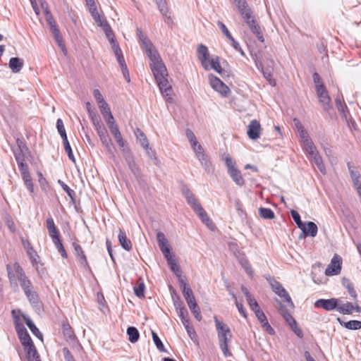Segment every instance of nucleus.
Here are the masks:
<instances>
[{"mask_svg": "<svg viewBox=\"0 0 361 361\" xmlns=\"http://www.w3.org/2000/svg\"><path fill=\"white\" fill-rule=\"evenodd\" d=\"M145 286L143 282H140L137 284V286L134 287V293L135 295L140 298H144L145 297Z\"/></svg>", "mask_w": 361, "mask_h": 361, "instance_id": "52", "label": "nucleus"}, {"mask_svg": "<svg viewBox=\"0 0 361 361\" xmlns=\"http://www.w3.org/2000/svg\"><path fill=\"white\" fill-rule=\"evenodd\" d=\"M11 313L15 320V327L18 338L20 341V343L23 346L24 350H25L28 348L29 346L31 347V345H34V343L32 341L24 324L20 322V318L18 315H16V310H12Z\"/></svg>", "mask_w": 361, "mask_h": 361, "instance_id": "4", "label": "nucleus"}, {"mask_svg": "<svg viewBox=\"0 0 361 361\" xmlns=\"http://www.w3.org/2000/svg\"><path fill=\"white\" fill-rule=\"evenodd\" d=\"M261 125L256 119L252 120L247 126V134L250 139L255 140L260 137Z\"/></svg>", "mask_w": 361, "mask_h": 361, "instance_id": "13", "label": "nucleus"}, {"mask_svg": "<svg viewBox=\"0 0 361 361\" xmlns=\"http://www.w3.org/2000/svg\"><path fill=\"white\" fill-rule=\"evenodd\" d=\"M152 335L153 341L155 345L157 346V349L161 352H166V349L164 346V344L162 343L158 335L154 331L152 332Z\"/></svg>", "mask_w": 361, "mask_h": 361, "instance_id": "53", "label": "nucleus"}, {"mask_svg": "<svg viewBox=\"0 0 361 361\" xmlns=\"http://www.w3.org/2000/svg\"><path fill=\"white\" fill-rule=\"evenodd\" d=\"M99 27L103 28L109 42H114V41L115 40L114 35L108 22H103V23L100 25Z\"/></svg>", "mask_w": 361, "mask_h": 361, "instance_id": "43", "label": "nucleus"}, {"mask_svg": "<svg viewBox=\"0 0 361 361\" xmlns=\"http://www.w3.org/2000/svg\"><path fill=\"white\" fill-rule=\"evenodd\" d=\"M209 80L212 87L222 95L226 96L230 92L228 86L213 74L209 75Z\"/></svg>", "mask_w": 361, "mask_h": 361, "instance_id": "10", "label": "nucleus"}, {"mask_svg": "<svg viewBox=\"0 0 361 361\" xmlns=\"http://www.w3.org/2000/svg\"><path fill=\"white\" fill-rule=\"evenodd\" d=\"M13 269L15 270L18 280L19 281L20 285L23 290H25L28 288L32 286L31 281L27 277L23 268L20 266L18 263H14Z\"/></svg>", "mask_w": 361, "mask_h": 361, "instance_id": "9", "label": "nucleus"}, {"mask_svg": "<svg viewBox=\"0 0 361 361\" xmlns=\"http://www.w3.org/2000/svg\"><path fill=\"white\" fill-rule=\"evenodd\" d=\"M103 118H104L108 128L116 124V122L114 117L111 112H110L109 114H106L105 115L103 116Z\"/></svg>", "mask_w": 361, "mask_h": 361, "instance_id": "62", "label": "nucleus"}, {"mask_svg": "<svg viewBox=\"0 0 361 361\" xmlns=\"http://www.w3.org/2000/svg\"><path fill=\"white\" fill-rule=\"evenodd\" d=\"M152 73L155 77V79L157 80V82L158 84V86L161 94H163L164 97H166V102H171L172 98L171 95L172 88L166 78L167 70L166 68V66L164 67L163 71L162 69H160V71L159 69L156 71H153Z\"/></svg>", "mask_w": 361, "mask_h": 361, "instance_id": "3", "label": "nucleus"}, {"mask_svg": "<svg viewBox=\"0 0 361 361\" xmlns=\"http://www.w3.org/2000/svg\"><path fill=\"white\" fill-rule=\"evenodd\" d=\"M182 292L188 305L196 302L193 292L190 288H184Z\"/></svg>", "mask_w": 361, "mask_h": 361, "instance_id": "47", "label": "nucleus"}, {"mask_svg": "<svg viewBox=\"0 0 361 361\" xmlns=\"http://www.w3.org/2000/svg\"><path fill=\"white\" fill-rule=\"evenodd\" d=\"M195 212L200 217L202 223L205 224L208 228H211L214 226L212 221H211L207 212L204 211L202 206L199 207L197 209H196Z\"/></svg>", "mask_w": 361, "mask_h": 361, "instance_id": "28", "label": "nucleus"}, {"mask_svg": "<svg viewBox=\"0 0 361 361\" xmlns=\"http://www.w3.org/2000/svg\"><path fill=\"white\" fill-rule=\"evenodd\" d=\"M23 291L31 305L35 308H39L40 302L39 299V295L37 293V292L33 290V287L31 286L30 288H28L27 289Z\"/></svg>", "mask_w": 361, "mask_h": 361, "instance_id": "20", "label": "nucleus"}, {"mask_svg": "<svg viewBox=\"0 0 361 361\" xmlns=\"http://www.w3.org/2000/svg\"><path fill=\"white\" fill-rule=\"evenodd\" d=\"M340 324L345 328L350 330H358L361 329V322L358 320H350L349 322H343L339 318L338 319Z\"/></svg>", "mask_w": 361, "mask_h": 361, "instance_id": "33", "label": "nucleus"}, {"mask_svg": "<svg viewBox=\"0 0 361 361\" xmlns=\"http://www.w3.org/2000/svg\"><path fill=\"white\" fill-rule=\"evenodd\" d=\"M239 262L241 264V266L243 267V268L245 269L247 274L249 275L250 277H253L254 271H253L252 267L250 264L248 260L245 257H242L239 259Z\"/></svg>", "mask_w": 361, "mask_h": 361, "instance_id": "45", "label": "nucleus"}, {"mask_svg": "<svg viewBox=\"0 0 361 361\" xmlns=\"http://www.w3.org/2000/svg\"><path fill=\"white\" fill-rule=\"evenodd\" d=\"M188 307H189L190 311L192 312V313L194 314L195 319L197 321H201L202 319V317L201 314L200 309L197 303L196 302H193L190 305H188Z\"/></svg>", "mask_w": 361, "mask_h": 361, "instance_id": "48", "label": "nucleus"}, {"mask_svg": "<svg viewBox=\"0 0 361 361\" xmlns=\"http://www.w3.org/2000/svg\"><path fill=\"white\" fill-rule=\"evenodd\" d=\"M196 157L200 161L202 166L204 169L205 171L208 173H211L213 172L214 169L212 167V164L209 159H208L207 155L203 152V153H199Z\"/></svg>", "mask_w": 361, "mask_h": 361, "instance_id": "26", "label": "nucleus"}, {"mask_svg": "<svg viewBox=\"0 0 361 361\" xmlns=\"http://www.w3.org/2000/svg\"><path fill=\"white\" fill-rule=\"evenodd\" d=\"M99 139L102 144L105 146V147L109 151H111L112 149V142L111 139L109 137L108 133L99 135Z\"/></svg>", "mask_w": 361, "mask_h": 361, "instance_id": "50", "label": "nucleus"}, {"mask_svg": "<svg viewBox=\"0 0 361 361\" xmlns=\"http://www.w3.org/2000/svg\"><path fill=\"white\" fill-rule=\"evenodd\" d=\"M259 214L264 219H272L275 216L274 212L269 208L260 207Z\"/></svg>", "mask_w": 361, "mask_h": 361, "instance_id": "46", "label": "nucleus"}, {"mask_svg": "<svg viewBox=\"0 0 361 361\" xmlns=\"http://www.w3.org/2000/svg\"><path fill=\"white\" fill-rule=\"evenodd\" d=\"M279 305H280L279 312L281 314V316L283 317V319L286 320V322L288 323V325L295 324V319L293 317V316L289 312V311L280 302H279Z\"/></svg>", "mask_w": 361, "mask_h": 361, "instance_id": "34", "label": "nucleus"}, {"mask_svg": "<svg viewBox=\"0 0 361 361\" xmlns=\"http://www.w3.org/2000/svg\"><path fill=\"white\" fill-rule=\"evenodd\" d=\"M246 300L251 310L254 312H256L257 310H260V307L255 298L252 296V295L251 296H247V298Z\"/></svg>", "mask_w": 361, "mask_h": 361, "instance_id": "57", "label": "nucleus"}, {"mask_svg": "<svg viewBox=\"0 0 361 361\" xmlns=\"http://www.w3.org/2000/svg\"><path fill=\"white\" fill-rule=\"evenodd\" d=\"M270 284L271 286L273 291L276 294H277L279 297L284 298L286 301L288 302L291 307H293V303L291 300L290 295L279 282L275 280H271L270 281Z\"/></svg>", "mask_w": 361, "mask_h": 361, "instance_id": "12", "label": "nucleus"}, {"mask_svg": "<svg viewBox=\"0 0 361 361\" xmlns=\"http://www.w3.org/2000/svg\"><path fill=\"white\" fill-rule=\"evenodd\" d=\"M135 135L136 136L137 140H139L142 147L145 150H148L149 149V141L143 131L141 130L140 128H136V130H135Z\"/></svg>", "mask_w": 361, "mask_h": 361, "instance_id": "30", "label": "nucleus"}, {"mask_svg": "<svg viewBox=\"0 0 361 361\" xmlns=\"http://www.w3.org/2000/svg\"><path fill=\"white\" fill-rule=\"evenodd\" d=\"M23 319L32 333L37 338L42 340V334L39 331L32 321L26 315H23Z\"/></svg>", "mask_w": 361, "mask_h": 361, "instance_id": "35", "label": "nucleus"}, {"mask_svg": "<svg viewBox=\"0 0 361 361\" xmlns=\"http://www.w3.org/2000/svg\"><path fill=\"white\" fill-rule=\"evenodd\" d=\"M186 136L191 145V147L193 145H197V144L198 143V141L197 140V138H196L194 133L191 130H190V129L186 130Z\"/></svg>", "mask_w": 361, "mask_h": 361, "instance_id": "61", "label": "nucleus"}, {"mask_svg": "<svg viewBox=\"0 0 361 361\" xmlns=\"http://www.w3.org/2000/svg\"><path fill=\"white\" fill-rule=\"evenodd\" d=\"M177 312L183 325L187 324L188 322H190V320L188 318V312L185 308L180 309Z\"/></svg>", "mask_w": 361, "mask_h": 361, "instance_id": "58", "label": "nucleus"}, {"mask_svg": "<svg viewBox=\"0 0 361 361\" xmlns=\"http://www.w3.org/2000/svg\"><path fill=\"white\" fill-rule=\"evenodd\" d=\"M13 269L15 270L18 280L19 281L20 285L23 290H25L28 288L32 286L31 281L27 277L23 268L20 266L18 263H14Z\"/></svg>", "mask_w": 361, "mask_h": 361, "instance_id": "8", "label": "nucleus"}, {"mask_svg": "<svg viewBox=\"0 0 361 361\" xmlns=\"http://www.w3.org/2000/svg\"><path fill=\"white\" fill-rule=\"evenodd\" d=\"M337 310L341 314H350L353 310H355L357 312H360L361 309L357 303L355 306H354L351 302H348L342 305L338 304Z\"/></svg>", "mask_w": 361, "mask_h": 361, "instance_id": "23", "label": "nucleus"}, {"mask_svg": "<svg viewBox=\"0 0 361 361\" xmlns=\"http://www.w3.org/2000/svg\"><path fill=\"white\" fill-rule=\"evenodd\" d=\"M73 247L74 248L75 254L80 262V266L84 269H90V267L87 260V257L82 250L81 246L76 243H73Z\"/></svg>", "mask_w": 361, "mask_h": 361, "instance_id": "17", "label": "nucleus"}, {"mask_svg": "<svg viewBox=\"0 0 361 361\" xmlns=\"http://www.w3.org/2000/svg\"><path fill=\"white\" fill-rule=\"evenodd\" d=\"M45 18L47 23L50 26V29L52 32V34L54 37L56 43L62 49V50L64 51L66 49L65 45L63 42L62 37L61 36L60 31L56 26V21L48 7L45 8Z\"/></svg>", "mask_w": 361, "mask_h": 361, "instance_id": "5", "label": "nucleus"}, {"mask_svg": "<svg viewBox=\"0 0 361 361\" xmlns=\"http://www.w3.org/2000/svg\"><path fill=\"white\" fill-rule=\"evenodd\" d=\"M157 8L161 15L166 18V23L170 24L172 23L171 13L170 12L166 0H155Z\"/></svg>", "mask_w": 361, "mask_h": 361, "instance_id": "18", "label": "nucleus"}, {"mask_svg": "<svg viewBox=\"0 0 361 361\" xmlns=\"http://www.w3.org/2000/svg\"><path fill=\"white\" fill-rule=\"evenodd\" d=\"M217 25L219 26L223 34L228 39L231 38V34L230 33L229 30H228V28L223 22L219 20L217 22Z\"/></svg>", "mask_w": 361, "mask_h": 361, "instance_id": "63", "label": "nucleus"}, {"mask_svg": "<svg viewBox=\"0 0 361 361\" xmlns=\"http://www.w3.org/2000/svg\"><path fill=\"white\" fill-rule=\"evenodd\" d=\"M302 144L303 149L308 154V157L314 155V153L318 152L312 139L307 140V141L302 142Z\"/></svg>", "mask_w": 361, "mask_h": 361, "instance_id": "37", "label": "nucleus"}, {"mask_svg": "<svg viewBox=\"0 0 361 361\" xmlns=\"http://www.w3.org/2000/svg\"><path fill=\"white\" fill-rule=\"evenodd\" d=\"M17 164L25 161V157L30 153L28 148L23 141L17 140V147L13 149Z\"/></svg>", "mask_w": 361, "mask_h": 361, "instance_id": "11", "label": "nucleus"}, {"mask_svg": "<svg viewBox=\"0 0 361 361\" xmlns=\"http://www.w3.org/2000/svg\"><path fill=\"white\" fill-rule=\"evenodd\" d=\"M186 200L194 212L201 207V204L198 202L197 200L195 198L194 195L186 199Z\"/></svg>", "mask_w": 361, "mask_h": 361, "instance_id": "60", "label": "nucleus"}, {"mask_svg": "<svg viewBox=\"0 0 361 361\" xmlns=\"http://www.w3.org/2000/svg\"><path fill=\"white\" fill-rule=\"evenodd\" d=\"M157 239L158 241L159 247L162 252L163 255L165 253H168L169 251L171 250L169 241L166 238L165 235L159 231L157 233Z\"/></svg>", "mask_w": 361, "mask_h": 361, "instance_id": "24", "label": "nucleus"}, {"mask_svg": "<svg viewBox=\"0 0 361 361\" xmlns=\"http://www.w3.org/2000/svg\"><path fill=\"white\" fill-rule=\"evenodd\" d=\"M302 235L305 237L311 236L315 237L317 234L318 228L317 226L312 221H307L304 223L303 226H302Z\"/></svg>", "mask_w": 361, "mask_h": 361, "instance_id": "21", "label": "nucleus"}, {"mask_svg": "<svg viewBox=\"0 0 361 361\" xmlns=\"http://www.w3.org/2000/svg\"><path fill=\"white\" fill-rule=\"evenodd\" d=\"M125 156V159L128 163V167L132 171V173L136 176L139 177L140 175V169L135 164L134 157L130 152V150H127L126 153H123Z\"/></svg>", "mask_w": 361, "mask_h": 361, "instance_id": "19", "label": "nucleus"}, {"mask_svg": "<svg viewBox=\"0 0 361 361\" xmlns=\"http://www.w3.org/2000/svg\"><path fill=\"white\" fill-rule=\"evenodd\" d=\"M246 24L249 27V28L251 30V32L255 35H256V37H257L258 40H259L260 42H263L264 41V37H263V34L262 32L261 27L259 25V24L257 23L255 18H254V19H252V20H251L250 21H247Z\"/></svg>", "mask_w": 361, "mask_h": 361, "instance_id": "22", "label": "nucleus"}, {"mask_svg": "<svg viewBox=\"0 0 361 361\" xmlns=\"http://www.w3.org/2000/svg\"><path fill=\"white\" fill-rule=\"evenodd\" d=\"M234 4L240 14L251 9L246 0H234Z\"/></svg>", "mask_w": 361, "mask_h": 361, "instance_id": "44", "label": "nucleus"}, {"mask_svg": "<svg viewBox=\"0 0 361 361\" xmlns=\"http://www.w3.org/2000/svg\"><path fill=\"white\" fill-rule=\"evenodd\" d=\"M350 177L355 188L361 185V176L358 171H351Z\"/></svg>", "mask_w": 361, "mask_h": 361, "instance_id": "56", "label": "nucleus"}, {"mask_svg": "<svg viewBox=\"0 0 361 361\" xmlns=\"http://www.w3.org/2000/svg\"><path fill=\"white\" fill-rule=\"evenodd\" d=\"M317 94L319 102L322 104L325 111H329L332 109L331 100L329 96L328 92L323 84L317 85Z\"/></svg>", "mask_w": 361, "mask_h": 361, "instance_id": "6", "label": "nucleus"}, {"mask_svg": "<svg viewBox=\"0 0 361 361\" xmlns=\"http://www.w3.org/2000/svg\"><path fill=\"white\" fill-rule=\"evenodd\" d=\"M118 238L121 246L124 250L130 251L132 249L131 241L127 238L126 233L121 229H119Z\"/></svg>", "mask_w": 361, "mask_h": 361, "instance_id": "27", "label": "nucleus"}, {"mask_svg": "<svg viewBox=\"0 0 361 361\" xmlns=\"http://www.w3.org/2000/svg\"><path fill=\"white\" fill-rule=\"evenodd\" d=\"M255 314L256 317H257L259 322H260L262 326L268 322L267 317L265 316L264 313L261 310H257L256 312H255Z\"/></svg>", "mask_w": 361, "mask_h": 361, "instance_id": "64", "label": "nucleus"}, {"mask_svg": "<svg viewBox=\"0 0 361 361\" xmlns=\"http://www.w3.org/2000/svg\"><path fill=\"white\" fill-rule=\"evenodd\" d=\"M127 334L128 335L129 341L131 343L137 342L140 337L138 330L134 326H130L127 329Z\"/></svg>", "mask_w": 361, "mask_h": 361, "instance_id": "42", "label": "nucleus"}, {"mask_svg": "<svg viewBox=\"0 0 361 361\" xmlns=\"http://www.w3.org/2000/svg\"><path fill=\"white\" fill-rule=\"evenodd\" d=\"M6 270L8 272V278L9 279V282L11 283V286H13L15 288H17L18 284L16 281V276L13 274V269L10 264L6 265Z\"/></svg>", "mask_w": 361, "mask_h": 361, "instance_id": "51", "label": "nucleus"}, {"mask_svg": "<svg viewBox=\"0 0 361 361\" xmlns=\"http://www.w3.org/2000/svg\"><path fill=\"white\" fill-rule=\"evenodd\" d=\"M24 66V60L18 57H12L9 60L8 66L14 73H19Z\"/></svg>", "mask_w": 361, "mask_h": 361, "instance_id": "25", "label": "nucleus"}, {"mask_svg": "<svg viewBox=\"0 0 361 361\" xmlns=\"http://www.w3.org/2000/svg\"><path fill=\"white\" fill-rule=\"evenodd\" d=\"M296 126H297L298 131V133L300 135V142L302 143L307 141V140L311 139L310 137L307 132L306 131V130L304 128V127L300 123H298L296 125Z\"/></svg>", "mask_w": 361, "mask_h": 361, "instance_id": "49", "label": "nucleus"}, {"mask_svg": "<svg viewBox=\"0 0 361 361\" xmlns=\"http://www.w3.org/2000/svg\"><path fill=\"white\" fill-rule=\"evenodd\" d=\"M342 285L348 290L349 295L353 298H357V293L351 281L345 277L341 280Z\"/></svg>", "mask_w": 361, "mask_h": 361, "instance_id": "39", "label": "nucleus"}, {"mask_svg": "<svg viewBox=\"0 0 361 361\" xmlns=\"http://www.w3.org/2000/svg\"><path fill=\"white\" fill-rule=\"evenodd\" d=\"M58 252L61 254L63 258H67L68 255L60 239H56V241L53 242Z\"/></svg>", "mask_w": 361, "mask_h": 361, "instance_id": "55", "label": "nucleus"}, {"mask_svg": "<svg viewBox=\"0 0 361 361\" xmlns=\"http://www.w3.org/2000/svg\"><path fill=\"white\" fill-rule=\"evenodd\" d=\"M27 361H41L35 345L25 350Z\"/></svg>", "mask_w": 361, "mask_h": 361, "instance_id": "31", "label": "nucleus"}, {"mask_svg": "<svg viewBox=\"0 0 361 361\" xmlns=\"http://www.w3.org/2000/svg\"><path fill=\"white\" fill-rule=\"evenodd\" d=\"M221 159L224 161L228 173L233 181L240 187L245 185V181L243 178L241 171L237 168L236 162L232 159L228 154L224 153L221 155Z\"/></svg>", "mask_w": 361, "mask_h": 361, "instance_id": "2", "label": "nucleus"}, {"mask_svg": "<svg viewBox=\"0 0 361 361\" xmlns=\"http://www.w3.org/2000/svg\"><path fill=\"white\" fill-rule=\"evenodd\" d=\"M89 11L97 26L106 21L105 18L99 13L97 6L89 8Z\"/></svg>", "mask_w": 361, "mask_h": 361, "instance_id": "36", "label": "nucleus"}, {"mask_svg": "<svg viewBox=\"0 0 361 361\" xmlns=\"http://www.w3.org/2000/svg\"><path fill=\"white\" fill-rule=\"evenodd\" d=\"M335 103L338 111L345 118H347V113H348V111L345 102L339 97H337L335 99Z\"/></svg>", "mask_w": 361, "mask_h": 361, "instance_id": "40", "label": "nucleus"}, {"mask_svg": "<svg viewBox=\"0 0 361 361\" xmlns=\"http://www.w3.org/2000/svg\"><path fill=\"white\" fill-rule=\"evenodd\" d=\"M197 58L200 60L202 67L205 70L209 69V51L207 47L204 44H200L197 47Z\"/></svg>", "mask_w": 361, "mask_h": 361, "instance_id": "15", "label": "nucleus"}, {"mask_svg": "<svg viewBox=\"0 0 361 361\" xmlns=\"http://www.w3.org/2000/svg\"><path fill=\"white\" fill-rule=\"evenodd\" d=\"M338 300L336 298L317 300L314 305L318 308H323L326 311H331L338 307Z\"/></svg>", "mask_w": 361, "mask_h": 361, "instance_id": "14", "label": "nucleus"}, {"mask_svg": "<svg viewBox=\"0 0 361 361\" xmlns=\"http://www.w3.org/2000/svg\"><path fill=\"white\" fill-rule=\"evenodd\" d=\"M342 265V258L338 254H335L330 264L328 265L325 270V274L326 276H335L341 273Z\"/></svg>", "mask_w": 361, "mask_h": 361, "instance_id": "7", "label": "nucleus"}, {"mask_svg": "<svg viewBox=\"0 0 361 361\" xmlns=\"http://www.w3.org/2000/svg\"><path fill=\"white\" fill-rule=\"evenodd\" d=\"M309 159H310L314 163V164L317 166L319 171L322 174H326V167L324 164L322 157L319 154V152H317V153H314V155L310 156L309 157Z\"/></svg>", "mask_w": 361, "mask_h": 361, "instance_id": "29", "label": "nucleus"}, {"mask_svg": "<svg viewBox=\"0 0 361 361\" xmlns=\"http://www.w3.org/2000/svg\"><path fill=\"white\" fill-rule=\"evenodd\" d=\"M209 69L212 68L220 75H223V69L219 63V56H215L209 60Z\"/></svg>", "mask_w": 361, "mask_h": 361, "instance_id": "41", "label": "nucleus"}, {"mask_svg": "<svg viewBox=\"0 0 361 361\" xmlns=\"http://www.w3.org/2000/svg\"><path fill=\"white\" fill-rule=\"evenodd\" d=\"M137 35L139 42L142 44L147 56L151 61L150 68L152 71H156L159 69L163 70L165 66L152 42L145 35H143L141 30L139 28L137 29Z\"/></svg>", "mask_w": 361, "mask_h": 361, "instance_id": "1", "label": "nucleus"}, {"mask_svg": "<svg viewBox=\"0 0 361 361\" xmlns=\"http://www.w3.org/2000/svg\"><path fill=\"white\" fill-rule=\"evenodd\" d=\"M290 214H291L293 219L297 224L298 227L299 228H302V226H303L304 223L301 221L300 216L299 213L295 210H291Z\"/></svg>", "mask_w": 361, "mask_h": 361, "instance_id": "59", "label": "nucleus"}, {"mask_svg": "<svg viewBox=\"0 0 361 361\" xmlns=\"http://www.w3.org/2000/svg\"><path fill=\"white\" fill-rule=\"evenodd\" d=\"M27 254L28 255L32 265L38 264V259L39 257L32 247H29V250H27Z\"/></svg>", "mask_w": 361, "mask_h": 361, "instance_id": "54", "label": "nucleus"}, {"mask_svg": "<svg viewBox=\"0 0 361 361\" xmlns=\"http://www.w3.org/2000/svg\"><path fill=\"white\" fill-rule=\"evenodd\" d=\"M231 333L228 334V335H219V337H218L219 347L222 350L224 355L226 357L232 355L231 353L228 350V343L231 342Z\"/></svg>", "mask_w": 361, "mask_h": 361, "instance_id": "16", "label": "nucleus"}, {"mask_svg": "<svg viewBox=\"0 0 361 361\" xmlns=\"http://www.w3.org/2000/svg\"><path fill=\"white\" fill-rule=\"evenodd\" d=\"M113 137L123 153H126L127 150H130L127 147V142L123 139L121 132L114 135Z\"/></svg>", "mask_w": 361, "mask_h": 361, "instance_id": "38", "label": "nucleus"}, {"mask_svg": "<svg viewBox=\"0 0 361 361\" xmlns=\"http://www.w3.org/2000/svg\"><path fill=\"white\" fill-rule=\"evenodd\" d=\"M214 322L218 337H219V335H228V334L231 333L229 327L222 322L219 321L216 317H214Z\"/></svg>", "mask_w": 361, "mask_h": 361, "instance_id": "32", "label": "nucleus"}]
</instances>
